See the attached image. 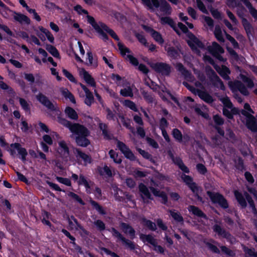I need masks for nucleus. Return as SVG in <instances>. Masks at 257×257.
Masks as SVG:
<instances>
[{"mask_svg":"<svg viewBox=\"0 0 257 257\" xmlns=\"http://www.w3.org/2000/svg\"><path fill=\"white\" fill-rule=\"evenodd\" d=\"M13 18L15 21L21 24H29L30 23V19L27 16L23 14L15 12Z\"/></svg>","mask_w":257,"mask_h":257,"instance_id":"nucleus-31","label":"nucleus"},{"mask_svg":"<svg viewBox=\"0 0 257 257\" xmlns=\"http://www.w3.org/2000/svg\"><path fill=\"white\" fill-rule=\"evenodd\" d=\"M87 60L88 61V65L93 67H96L97 66V62L93 58L92 54L91 52L87 53Z\"/></svg>","mask_w":257,"mask_h":257,"instance_id":"nucleus-56","label":"nucleus"},{"mask_svg":"<svg viewBox=\"0 0 257 257\" xmlns=\"http://www.w3.org/2000/svg\"><path fill=\"white\" fill-rule=\"evenodd\" d=\"M74 10L77 12L78 14L80 15H85L86 16L87 21L88 23L89 22L88 21V17H92L91 16L88 15V12L85 10L83 9L81 6L77 5L74 7Z\"/></svg>","mask_w":257,"mask_h":257,"instance_id":"nucleus-53","label":"nucleus"},{"mask_svg":"<svg viewBox=\"0 0 257 257\" xmlns=\"http://www.w3.org/2000/svg\"><path fill=\"white\" fill-rule=\"evenodd\" d=\"M234 195L236 197L238 203L242 207H245L246 205V199L248 202L252 210L255 209V206L253 204V201L251 198L249 196L247 193H244V195L238 192L237 191H234Z\"/></svg>","mask_w":257,"mask_h":257,"instance_id":"nucleus-10","label":"nucleus"},{"mask_svg":"<svg viewBox=\"0 0 257 257\" xmlns=\"http://www.w3.org/2000/svg\"><path fill=\"white\" fill-rule=\"evenodd\" d=\"M150 189L154 195L161 198L162 203L165 204L167 202V197L165 193L163 192H160V191H158L154 189L152 187H150Z\"/></svg>","mask_w":257,"mask_h":257,"instance_id":"nucleus-39","label":"nucleus"},{"mask_svg":"<svg viewBox=\"0 0 257 257\" xmlns=\"http://www.w3.org/2000/svg\"><path fill=\"white\" fill-rule=\"evenodd\" d=\"M16 151H17L20 156V159L24 162L26 161V156L28 155L27 150L21 147V145L19 143H14L10 145L9 151L11 155L15 156L16 155Z\"/></svg>","mask_w":257,"mask_h":257,"instance_id":"nucleus-7","label":"nucleus"},{"mask_svg":"<svg viewBox=\"0 0 257 257\" xmlns=\"http://www.w3.org/2000/svg\"><path fill=\"white\" fill-rule=\"evenodd\" d=\"M244 250L245 253L247 254L249 256L257 257V252H255L254 248H248L244 247Z\"/></svg>","mask_w":257,"mask_h":257,"instance_id":"nucleus-64","label":"nucleus"},{"mask_svg":"<svg viewBox=\"0 0 257 257\" xmlns=\"http://www.w3.org/2000/svg\"><path fill=\"white\" fill-rule=\"evenodd\" d=\"M195 110L197 114L201 115L204 118H208L209 117V115L208 113V109L205 106H197L195 108Z\"/></svg>","mask_w":257,"mask_h":257,"instance_id":"nucleus-34","label":"nucleus"},{"mask_svg":"<svg viewBox=\"0 0 257 257\" xmlns=\"http://www.w3.org/2000/svg\"><path fill=\"white\" fill-rule=\"evenodd\" d=\"M89 24L92 26L95 31L98 34L101 39L103 40L107 39L106 33H108L114 40H116L118 49L121 55L127 60L132 65L137 66L139 62L137 58L132 55L131 51L128 48L125 47L123 44L119 41V38L115 33L110 29L104 24L100 22H96L93 17H88Z\"/></svg>","mask_w":257,"mask_h":257,"instance_id":"nucleus-1","label":"nucleus"},{"mask_svg":"<svg viewBox=\"0 0 257 257\" xmlns=\"http://www.w3.org/2000/svg\"><path fill=\"white\" fill-rule=\"evenodd\" d=\"M59 122L68 127L71 133L77 136L75 140L78 145L86 147L90 144L89 141L86 138V137L89 135V132L86 127L77 123L71 124L69 121L63 118H59Z\"/></svg>","mask_w":257,"mask_h":257,"instance_id":"nucleus-2","label":"nucleus"},{"mask_svg":"<svg viewBox=\"0 0 257 257\" xmlns=\"http://www.w3.org/2000/svg\"><path fill=\"white\" fill-rule=\"evenodd\" d=\"M37 99L43 105L46 106L49 110L53 111L56 110L57 106L52 103L48 98L42 93H39L36 96Z\"/></svg>","mask_w":257,"mask_h":257,"instance_id":"nucleus-17","label":"nucleus"},{"mask_svg":"<svg viewBox=\"0 0 257 257\" xmlns=\"http://www.w3.org/2000/svg\"><path fill=\"white\" fill-rule=\"evenodd\" d=\"M208 50L211 54L216 57L220 61H223V59L220 56V54L223 53V49L217 43L213 42L211 46L208 47Z\"/></svg>","mask_w":257,"mask_h":257,"instance_id":"nucleus-19","label":"nucleus"},{"mask_svg":"<svg viewBox=\"0 0 257 257\" xmlns=\"http://www.w3.org/2000/svg\"><path fill=\"white\" fill-rule=\"evenodd\" d=\"M239 110L236 108L232 106L230 108L228 107H223V113L229 119H232L234 114H238L239 113Z\"/></svg>","mask_w":257,"mask_h":257,"instance_id":"nucleus-28","label":"nucleus"},{"mask_svg":"<svg viewBox=\"0 0 257 257\" xmlns=\"http://www.w3.org/2000/svg\"><path fill=\"white\" fill-rule=\"evenodd\" d=\"M175 67L176 69L179 71L184 76L185 78L189 81H192L193 80V78L190 73L186 70L183 65L180 63H178L176 64Z\"/></svg>","mask_w":257,"mask_h":257,"instance_id":"nucleus-27","label":"nucleus"},{"mask_svg":"<svg viewBox=\"0 0 257 257\" xmlns=\"http://www.w3.org/2000/svg\"><path fill=\"white\" fill-rule=\"evenodd\" d=\"M243 2L244 5L248 9L249 11L252 16L257 20V11L254 9L251 6V4L246 0H242Z\"/></svg>","mask_w":257,"mask_h":257,"instance_id":"nucleus-49","label":"nucleus"},{"mask_svg":"<svg viewBox=\"0 0 257 257\" xmlns=\"http://www.w3.org/2000/svg\"><path fill=\"white\" fill-rule=\"evenodd\" d=\"M116 146L118 149L127 159L131 161L135 160L136 157L135 155L129 149V148L127 147L123 143L120 141H117Z\"/></svg>","mask_w":257,"mask_h":257,"instance_id":"nucleus-16","label":"nucleus"},{"mask_svg":"<svg viewBox=\"0 0 257 257\" xmlns=\"http://www.w3.org/2000/svg\"><path fill=\"white\" fill-rule=\"evenodd\" d=\"M121 227L122 231L126 234H128L131 238H133L135 236V231L134 229L128 224L122 223Z\"/></svg>","mask_w":257,"mask_h":257,"instance_id":"nucleus-35","label":"nucleus"},{"mask_svg":"<svg viewBox=\"0 0 257 257\" xmlns=\"http://www.w3.org/2000/svg\"><path fill=\"white\" fill-rule=\"evenodd\" d=\"M110 158L113 159L114 163L120 164L122 160L120 157H118V154L113 150H111L109 152Z\"/></svg>","mask_w":257,"mask_h":257,"instance_id":"nucleus-54","label":"nucleus"},{"mask_svg":"<svg viewBox=\"0 0 257 257\" xmlns=\"http://www.w3.org/2000/svg\"><path fill=\"white\" fill-rule=\"evenodd\" d=\"M219 100L223 104V107H228L230 108L233 105L229 98L227 96H222L219 97Z\"/></svg>","mask_w":257,"mask_h":257,"instance_id":"nucleus-52","label":"nucleus"},{"mask_svg":"<svg viewBox=\"0 0 257 257\" xmlns=\"http://www.w3.org/2000/svg\"><path fill=\"white\" fill-rule=\"evenodd\" d=\"M60 92L62 95L65 98H68L72 103H75V98L71 92L68 89L64 88L60 89Z\"/></svg>","mask_w":257,"mask_h":257,"instance_id":"nucleus-43","label":"nucleus"},{"mask_svg":"<svg viewBox=\"0 0 257 257\" xmlns=\"http://www.w3.org/2000/svg\"><path fill=\"white\" fill-rule=\"evenodd\" d=\"M214 33L215 37L219 42H224L223 33L219 26H215Z\"/></svg>","mask_w":257,"mask_h":257,"instance_id":"nucleus-45","label":"nucleus"},{"mask_svg":"<svg viewBox=\"0 0 257 257\" xmlns=\"http://www.w3.org/2000/svg\"><path fill=\"white\" fill-rule=\"evenodd\" d=\"M20 104L22 108L26 111L30 110V105L28 102L22 98H18Z\"/></svg>","mask_w":257,"mask_h":257,"instance_id":"nucleus-58","label":"nucleus"},{"mask_svg":"<svg viewBox=\"0 0 257 257\" xmlns=\"http://www.w3.org/2000/svg\"><path fill=\"white\" fill-rule=\"evenodd\" d=\"M0 14L6 19H10L13 17L15 12L11 10L0 0Z\"/></svg>","mask_w":257,"mask_h":257,"instance_id":"nucleus-22","label":"nucleus"},{"mask_svg":"<svg viewBox=\"0 0 257 257\" xmlns=\"http://www.w3.org/2000/svg\"><path fill=\"white\" fill-rule=\"evenodd\" d=\"M172 159L174 163L177 165L183 172L186 173H188L189 172V169L183 164L182 160L179 158L172 157Z\"/></svg>","mask_w":257,"mask_h":257,"instance_id":"nucleus-37","label":"nucleus"},{"mask_svg":"<svg viewBox=\"0 0 257 257\" xmlns=\"http://www.w3.org/2000/svg\"><path fill=\"white\" fill-rule=\"evenodd\" d=\"M47 135L43 136V141L49 145L53 144V141H58L60 137L58 134L55 132H50Z\"/></svg>","mask_w":257,"mask_h":257,"instance_id":"nucleus-23","label":"nucleus"},{"mask_svg":"<svg viewBox=\"0 0 257 257\" xmlns=\"http://www.w3.org/2000/svg\"><path fill=\"white\" fill-rule=\"evenodd\" d=\"M133 88L130 86H127L120 91V93L121 95L124 97H133Z\"/></svg>","mask_w":257,"mask_h":257,"instance_id":"nucleus-46","label":"nucleus"},{"mask_svg":"<svg viewBox=\"0 0 257 257\" xmlns=\"http://www.w3.org/2000/svg\"><path fill=\"white\" fill-rule=\"evenodd\" d=\"M78 73L81 78L89 86L94 88L96 87V82L90 74L83 68H79Z\"/></svg>","mask_w":257,"mask_h":257,"instance_id":"nucleus-12","label":"nucleus"},{"mask_svg":"<svg viewBox=\"0 0 257 257\" xmlns=\"http://www.w3.org/2000/svg\"><path fill=\"white\" fill-rule=\"evenodd\" d=\"M112 231L113 235L121 240L127 247L132 249L135 248L134 244L131 241L125 239L116 230L113 228Z\"/></svg>","mask_w":257,"mask_h":257,"instance_id":"nucleus-26","label":"nucleus"},{"mask_svg":"<svg viewBox=\"0 0 257 257\" xmlns=\"http://www.w3.org/2000/svg\"><path fill=\"white\" fill-rule=\"evenodd\" d=\"M173 137L179 142H181L182 139V135L181 132L178 129H174L172 132Z\"/></svg>","mask_w":257,"mask_h":257,"instance_id":"nucleus-61","label":"nucleus"},{"mask_svg":"<svg viewBox=\"0 0 257 257\" xmlns=\"http://www.w3.org/2000/svg\"><path fill=\"white\" fill-rule=\"evenodd\" d=\"M127 128L130 129L131 131L133 133L134 131V128L131 126L130 120L128 119L126 120L123 116H120L119 117V120Z\"/></svg>","mask_w":257,"mask_h":257,"instance_id":"nucleus-57","label":"nucleus"},{"mask_svg":"<svg viewBox=\"0 0 257 257\" xmlns=\"http://www.w3.org/2000/svg\"><path fill=\"white\" fill-rule=\"evenodd\" d=\"M28 43L30 44H35L38 46H41V43L38 38L36 37L34 35H31L29 37V40H28Z\"/></svg>","mask_w":257,"mask_h":257,"instance_id":"nucleus-60","label":"nucleus"},{"mask_svg":"<svg viewBox=\"0 0 257 257\" xmlns=\"http://www.w3.org/2000/svg\"><path fill=\"white\" fill-rule=\"evenodd\" d=\"M143 4L152 9L153 7L157 8L159 6L158 0H141Z\"/></svg>","mask_w":257,"mask_h":257,"instance_id":"nucleus-47","label":"nucleus"},{"mask_svg":"<svg viewBox=\"0 0 257 257\" xmlns=\"http://www.w3.org/2000/svg\"><path fill=\"white\" fill-rule=\"evenodd\" d=\"M188 210L189 212H192L193 214L202 218L204 220L202 221L204 223H205L206 221H207V219L206 216L200 209H199L198 208L194 206H189L188 207Z\"/></svg>","mask_w":257,"mask_h":257,"instance_id":"nucleus-30","label":"nucleus"},{"mask_svg":"<svg viewBox=\"0 0 257 257\" xmlns=\"http://www.w3.org/2000/svg\"><path fill=\"white\" fill-rule=\"evenodd\" d=\"M204 59L205 61H207L213 65L216 70L224 79L227 80L229 79L228 74L230 73V71L227 67L224 66L220 67L215 65L213 60L209 56H204Z\"/></svg>","mask_w":257,"mask_h":257,"instance_id":"nucleus-8","label":"nucleus"},{"mask_svg":"<svg viewBox=\"0 0 257 257\" xmlns=\"http://www.w3.org/2000/svg\"><path fill=\"white\" fill-rule=\"evenodd\" d=\"M159 6L158 8L164 14H170L171 12V8L169 4L165 0H160L159 2ZM156 8H158L157 7Z\"/></svg>","mask_w":257,"mask_h":257,"instance_id":"nucleus-33","label":"nucleus"},{"mask_svg":"<svg viewBox=\"0 0 257 257\" xmlns=\"http://www.w3.org/2000/svg\"><path fill=\"white\" fill-rule=\"evenodd\" d=\"M143 223L145 225L147 226L149 229L155 230L156 228V224L150 220H148L146 219H144L143 220Z\"/></svg>","mask_w":257,"mask_h":257,"instance_id":"nucleus-63","label":"nucleus"},{"mask_svg":"<svg viewBox=\"0 0 257 257\" xmlns=\"http://www.w3.org/2000/svg\"><path fill=\"white\" fill-rule=\"evenodd\" d=\"M74 154L78 163H81L83 161L84 165H87L91 163V158L87 154L80 151L79 149H76L74 151Z\"/></svg>","mask_w":257,"mask_h":257,"instance_id":"nucleus-21","label":"nucleus"},{"mask_svg":"<svg viewBox=\"0 0 257 257\" xmlns=\"http://www.w3.org/2000/svg\"><path fill=\"white\" fill-rule=\"evenodd\" d=\"M139 190L141 192V195L144 201H145L146 199L151 198V194L148 188L145 185L140 184L139 185Z\"/></svg>","mask_w":257,"mask_h":257,"instance_id":"nucleus-32","label":"nucleus"},{"mask_svg":"<svg viewBox=\"0 0 257 257\" xmlns=\"http://www.w3.org/2000/svg\"><path fill=\"white\" fill-rule=\"evenodd\" d=\"M170 215L177 222H183V218L179 212L175 210H170Z\"/></svg>","mask_w":257,"mask_h":257,"instance_id":"nucleus-50","label":"nucleus"},{"mask_svg":"<svg viewBox=\"0 0 257 257\" xmlns=\"http://www.w3.org/2000/svg\"><path fill=\"white\" fill-rule=\"evenodd\" d=\"M140 238L144 242L150 243L152 246L157 242L156 239L150 235L141 234L140 235Z\"/></svg>","mask_w":257,"mask_h":257,"instance_id":"nucleus-38","label":"nucleus"},{"mask_svg":"<svg viewBox=\"0 0 257 257\" xmlns=\"http://www.w3.org/2000/svg\"><path fill=\"white\" fill-rule=\"evenodd\" d=\"M80 85L85 93V96L86 97L85 99V104L89 106L91 105L94 101V97L92 92H90L88 88L84 85L80 83Z\"/></svg>","mask_w":257,"mask_h":257,"instance_id":"nucleus-24","label":"nucleus"},{"mask_svg":"<svg viewBox=\"0 0 257 257\" xmlns=\"http://www.w3.org/2000/svg\"><path fill=\"white\" fill-rule=\"evenodd\" d=\"M228 85L234 93L239 91L244 95H247L248 94L247 88L239 81H235L234 82L229 81L228 82Z\"/></svg>","mask_w":257,"mask_h":257,"instance_id":"nucleus-11","label":"nucleus"},{"mask_svg":"<svg viewBox=\"0 0 257 257\" xmlns=\"http://www.w3.org/2000/svg\"><path fill=\"white\" fill-rule=\"evenodd\" d=\"M207 194L214 203L218 204L223 208H227L228 207V204L226 200L220 194L216 193H212L210 191H207Z\"/></svg>","mask_w":257,"mask_h":257,"instance_id":"nucleus-13","label":"nucleus"},{"mask_svg":"<svg viewBox=\"0 0 257 257\" xmlns=\"http://www.w3.org/2000/svg\"><path fill=\"white\" fill-rule=\"evenodd\" d=\"M194 71L201 82H196L195 83L196 88L190 86L187 82H184V85L192 93L195 94H197L201 99L203 100L206 102L209 103L212 102L213 101L212 97L207 92L203 91V89L204 88V86H206V82L204 75L203 74L201 75L200 73L197 71L195 69H194Z\"/></svg>","mask_w":257,"mask_h":257,"instance_id":"nucleus-3","label":"nucleus"},{"mask_svg":"<svg viewBox=\"0 0 257 257\" xmlns=\"http://www.w3.org/2000/svg\"><path fill=\"white\" fill-rule=\"evenodd\" d=\"M66 114L71 119H76L78 115L76 112L73 108L67 107L65 110Z\"/></svg>","mask_w":257,"mask_h":257,"instance_id":"nucleus-48","label":"nucleus"},{"mask_svg":"<svg viewBox=\"0 0 257 257\" xmlns=\"http://www.w3.org/2000/svg\"><path fill=\"white\" fill-rule=\"evenodd\" d=\"M123 104L128 108H130L131 109L137 111V108L136 107V105L134 102L131 100H126L123 102Z\"/></svg>","mask_w":257,"mask_h":257,"instance_id":"nucleus-59","label":"nucleus"},{"mask_svg":"<svg viewBox=\"0 0 257 257\" xmlns=\"http://www.w3.org/2000/svg\"><path fill=\"white\" fill-rule=\"evenodd\" d=\"M181 178L186 184L190 188L192 192L196 195L198 199L200 201H202V198L199 196L201 190L195 183L193 182L192 178L185 174H182Z\"/></svg>","mask_w":257,"mask_h":257,"instance_id":"nucleus-6","label":"nucleus"},{"mask_svg":"<svg viewBox=\"0 0 257 257\" xmlns=\"http://www.w3.org/2000/svg\"><path fill=\"white\" fill-rule=\"evenodd\" d=\"M161 22L162 24H167L172 27L177 34L180 35V33L177 28L174 26V24L172 20L169 17H162L161 19Z\"/></svg>","mask_w":257,"mask_h":257,"instance_id":"nucleus-42","label":"nucleus"},{"mask_svg":"<svg viewBox=\"0 0 257 257\" xmlns=\"http://www.w3.org/2000/svg\"><path fill=\"white\" fill-rule=\"evenodd\" d=\"M165 50L167 52L168 55L173 59H177L179 56L178 51L174 47L166 46Z\"/></svg>","mask_w":257,"mask_h":257,"instance_id":"nucleus-36","label":"nucleus"},{"mask_svg":"<svg viewBox=\"0 0 257 257\" xmlns=\"http://www.w3.org/2000/svg\"><path fill=\"white\" fill-rule=\"evenodd\" d=\"M47 50L51 53L54 57L58 58L59 57V54L58 50L56 48L52 45H47L46 46Z\"/></svg>","mask_w":257,"mask_h":257,"instance_id":"nucleus-55","label":"nucleus"},{"mask_svg":"<svg viewBox=\"0 0 257 257\" xmlns=\"http://www.w3.org/2000/svg\"><path fill=\"white\" fill-rule=\"evenodd\" d=\"M244 110H241V113L245 117L246 126L252 132H257V123L255 118L251 113L253 111L248 103H245Z\"/></svg>","mask_w":257,"mask_h":257,"instance_id":"nucleus-5","label":"nucleus"},{"mask_svg":"<svg viewBox=\"0 0 257 257\" xmlns=\"http://www.w3.org/2000/svg\"><path fill=\"white\" fill-rule=\"evenodd\" d=\"M57 153L65 161L67 162L68 160L69 149L67 144L64 141L60 140L58 142Z\"/></svg>","mask_w":257,"mask_h":257,"instance_id":"nucleus-9","label":"nucleus"},{"mask_svg":"<svg viewBox=\"0 0 257 257\" xmlns=\"http://www.w3.org/2000/svg\"><path fill=\"white\" fill-rule=\"evenodd\" d=\"M39 31L36 32V34L38 37L43 41L46 40V37H47L48 41L53 43L54 42V38L51 33L47 29L43 28L42 26L38 27Z\"/></svg>","mask_w":257,"mask_h":257,"instance_id":"nucleus-14","label":"nucleus"},{"mask_svg":"<svg viewBox=\"0 0 257 257\" xmlns=\"http://www.w3.org/2000/svg\"><path fill=\"white\" fill-rule=\"evenodd\" d=\"M213 231L217 233V234L222 237L226 238L232 242L234 239L230 235L223 230L220 225L218 224L215 225L213 227Z\"/></svg>","mask_w":257,"mask_h":257,"instance_id":"nucleus-25","label":"nucleus"},{"mask_svg":"<svg viewBox=\"0 0 257 257\" xmlns=\"http://www.w3.org/2000/svg\"><path fill=\"white\" fill-rule=\"evenodd\" d=\"M161 91H162V93L161 91H159V93L160 96L162 97L163 99H167L168 97H170L172 98V99L175 101V102H176L179 105L178 102L177 100V99L176 98H174L171 95V93H170V92L169 91H168L167 90L166 88H165V87L161 89Z\"/></svg>","mask_w":257,"mask_h":257,"instance_id":"nucleus-44","label":"nucleus"},{"mask_svg":"<svg viewBox=\"0 0 257 257\" xmlns=\"http://www.w3.org/2000/svg\"><path fill=\"white\" fill-rule=\"evenodd\" d=\"M196 4L198 8L203 13L207 14L208 11L205 7L204 4L201 0H196Z\"/></svg>","mask_w":257,"mask_h":257,"instance_id":"nucleus-62","label":"nucleus"},{"mask_svg":"<svg viewBox=\"0 0 257 257\" xmlns=\"http://www.w3.org/2000/svg\"><path fill=\"white\" fill-rule=\"evenodd\" d=\"M69 227L71 230H77L81 228L76 220L73 218L69 220Z\"/></svg>","mask_w":257,"mask_h":257,"instance_id":"nucleus-51","label":"nucleus"},{"mask_svg":"<svg viewBox=\"0 0 257 257\" xmlns=\"http://www.w3.org/2000/svg\"><path fill=\"white\" fill-rule=\"evenodd\" d=\"M238 79H241L244 83H245L248 88H252L253 86V82L252 80L246 75L240 73Z\"/></svg>","mask_w":257,"mask_h":257,"instance_id":"nucleus-41","label":"nucleus"},{"mask_svg":"<svg viewBox=\"0 0 257 257\" xmlns=\"http://www.w3.org/2000/svg\"><path fill=\"white\" fill-rule=\"evenodd\" d=\"M207 71L212 84L221 90H224L225 86L215 73L210 68H207Z\"/></svg>","mask_w":257,"mask_h":257,"instance_id":"nucleus-15","label":"nucleus"},{"mask_svg":"<svg viewBox=\"0 0 257 257\" xmlns=\"http://www.w3.org/2000/svg\"><path fill=\"white\" fill-rule=\"evenodd\" d=\"M98 170L100 174L104 177H109L112 175L111 170L106 165L103 167H99Z\"/></svg>","mask_w":257,"mask_h":257,"instance_id":"nucleus-40","label":"nucleus"},{"mask_svg":"<svg viewBox=\"0 0 257 257\" xmlns=\"http://www.w3.org/2000/svg\"><path fill=\"white\" fill-rule=\"evenodd\" d=\"M152 67L162 75H168L171 72V67L164 63H156L151 65Z\"/></svg>","mask_w":257,"mask_h":257,"instance_id":"nucleus-18","label":"nucleus"},{"mask_svg":"<svg viewBox=\"0 0 257 257\" xmlns=\"http://www.w3.org/2000/svg\"><path fill=\"white\" fill-rule=\"evenodd\" d=\"M143 28L147 32L149 33L151 35L154 40L158 44L162 45L164 43V39L159 32L155 31L152 28L146 26H144Z\"/></svg>","mask_w":257,"mask_h":257,"instance_id":"nucleus-20","label":"nucleus"},{"mask_svg":"<svg viewBox=\"0 0 257 257\" xmlns=\"http://www.w3.org/2000/svg\"><path fill=\"white\" fill-rule=\"evenodd\" d=\"M78 183L79 185H84L87 193H90L91 192V187L92 186V184L91 182H88L82 175H80Z\"/></svg>","mask_w":257,"mask_h":257,"instance_id":"nucleus-29","label":"nucleus"},{"mask_svg":"<svg viewBox=\"0 0 257 257\" xmlns=\"http://www.w3.org/2000/svg\"><path fill=\"white\" fill-rule=\"evenodd\" d=\"M178 28H179L183 33L186 34L188 37L187 40L188 45L191 49L195 51L196 53L200 55L201 50H204L203 45L197 38H196L192 33H189L187 28L183 24L179 23Z\"/></svg>","mask_w":257,"mask_h":257,"instance_id":"nucleus-4","label":"nucleus"}]
</instances>
